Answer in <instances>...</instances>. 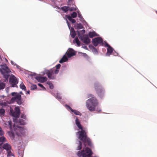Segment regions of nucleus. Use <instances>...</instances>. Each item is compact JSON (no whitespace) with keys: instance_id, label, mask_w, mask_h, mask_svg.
I'll list each match as a JSON object with an SVG mask.
<instances>
[{"instance_id":"obj_1","label":"nucleus","mask_w":157,"mask_h":157,"mask_svg":"<svg viewBox=\"0 0 157 157\" xmlns=\"http://www.w3.org/2000/svg\"><path fill=\"white\" fill-rule=\"evenodd\" d=\"M6 125H8L10 129V131L8 132V134L10 137L15 140V138L21 135H24L27 132V128L24 127H19L16 126L14 125L13 126V129L11 126V121H10L6 122L5 123Z\"/></svg>"},{"instance_id":"obj_2","label":"nucleus","mask_w":157,"mask_h":157,"mask_svg":"<svg viewBox=\"0 0 157 157\" xmlns=\"http://www.w3.org/2000/svg\"><path fill=\"white\" fill-rule=\"evenodd\" d=\"M88 98H90L86 101V106L87 109L90 111H97L100 112L101 109L98 106V100L94 95L91 94L87 95Z\"/></svg>"},{"instance_id":"obj_3","label":"nucleus","mask_w":157,"mask_h":157,"mask_svg":"<svg viewBox=\"0 0 157 157\" xmlns=\"http://www.w3.org/2000/svg\"><path fill=\"white\" fill-rule=\"evenodd\" d=\"M10 114L13 117V121L14 123V125L17 126V124H20L24 125L26 124L27 120L20 118L18 121H17V118L19 116L20 113V110L19 107H16L15 108L14 110L11 109L10 111Z\"/></svg>"},{"instance_id":"obj_4","label":"nucleus","mask_w":157,"mask_h":157,"mask_svg":"<svg viewBox=\"0 0 157 157\" xmlns=\"http://www.w3.org/2000/svg\"><path fill=\"white\" fill-rule=\"evenodd\" d=\"M76 52L73 49L69 48L68 49L65 54L63 55L62 57L59 61V63H62L67 62L68 59L76 55Z\"/></svg>"},{"instance_id":"obj_5","label":"nucleus","mask_w":157,"mask_h":157,"mask_svg":"<svg viewBox=\"0 0 157 157\" xmlns=\"http://www.w3.org/2000/svg\"><path fill=\"white\" fill-rule=\"evenodd\" d=\"M12 96H15V97L12 98L10 102H2L1 104V105L2 106H6L10 103L13 102L14 101H16L17 104L20 105L22 103V100L21 99V96L17 92H13L11 93Z\"/></svg>"},{"instance_id":"obj_6","label":"nucleus","mask_w":157,"mask_h":157,"mask_svg":"<svg viewBox=\"0 0 157 157\" xmlns=\"http://www.w3.org/2000/svg\"><path fill=\"white\" fill-rule=\"evenodd\" d=\"M92 152L90 149L86 147L81 151H78L77 155L79 157H91ZM93 157H98L97 156H94Z\"/></svg>"},{"instance_id":"obj_7","label":"nucleus","mask_w":157,"mask_h":157,"mask_svg":"<svg viewBox=\"0 0 157 157\" xmlns=\"http://www.w3.org/2000/svg\"><path fill=\"white\" fill-rule=\"evenodd\" d=\"M0 66L1 73L6 79H8L9 76V74L11 72L10 70L5 64H1Z\"/></svg>"},{"instance_id":"obj_8","label":"nucleus","mask_w":157,"mask_h":157,"mask_svg":"<svg viewBox=\"0 0 157 157\" xmlns=\"http://www.w3.org/2000/svg\"><path fill=\"white\" fill-rule=\"evenodd\" d=\"M94 86L96 93L98 96L101 98H102L105 95V90L104 89L100 88V84L98 82H95L94 84Z\"/></svg>"},{"instance_id":"obj_9","label":"nucleus","mask_w":157,"mask_h":157,"mask_svg":"<svg viewBox=\"0 0 157 157\" xmlns=\"http://www.w3.org/2000/svg\"><path fill=\"white\" fill-rule=\"evenodd\" d=\"M75 123L76 125L77 126L79 131L76 133V135L77 137L79 136V137H81V135L82 134H84L86 132L85 129L83 128L81 124L80 120L77 117H75Z\"/></svg>"},{"instance_id":"obj_10","label":"nucleus","mask_w":157,"mask_h":157,"mask_svg":"<svg viewBox=\"0 0 157 157\" xmlns=\"http://www.w3.org/2000/svg\"><path fill=\"white\" fill-rule=\"evenodd\" d=\"M78 139L82 140L85 144L86 143H87L88 145L90 146H92L93 144L90 140L89 138H88L86 135V132H85V134H83L81 135V137H79V136L77 137Z\"/></svg>"},{"instance_id":"obj_11","label":"nucleus","mask_w":157,"mask_h":157,"mask_svg":"<svg viewBox=\"0 0 157 157\" xmlns=\"http://www.w3.org/2000/svg\"><path fill=\"white\" fill-rule=\"evenodd\" d=\"M103 46L107 47V51L105 53V56H109L110 55L112 54L114 50L106 42H105L103 43Z\"/></svg>"},{"instance_id":"obj_12","label":"nucleus","mask_w":157,"mask_h":157,"mask_svg":"<svg viewBox=\"0 0 157 157\" xmlns=\"http://www.w3.org/2000/svg\"><path fill=\"white\" fill-rule=\"evenodd\" d=\"M78 36L79 38L86 44H88L90 42V40L88 35H84L82 36L78 32Z\"/></svg>"},{"instance_id":"obj_13","label":"nucleus","mask_w":157,"mask_h":157,"mask_svg":"<svg viewBox=\"0 0 157 157\" xmlns=\"http://www.w3.org/2000/svg\"><path fill=\"white\" fill-rule=\"evenodd\" d=\"M105 42L103 41L102 39L100 37L96 38L92 40L93 44L96 46L99 44H101L103 45V44Z\"/></svg>"},{"instance_id":"obj_14","label":"nucleus","mask_w":157,"mask_h":157,"mask_svg":"<svg viewBox=\"0 0 157 157\" xmlns=\"http://www.w3.org/2000/svg\"><path fill=\"white\" fill-rule=\"evenodd\" d=\"M65 107L68 110V111H69L72 114L73 113L76 115L80 116L82 115L81 113L79 111L75 109H73L69 105H65Z\"/></svg>"},{"instance_id":"obj_15","label":"nucleus","mask_w":157,"mask_h":157,"mask_svg":"<svg viewBox=\"0 0 157 157\" xmlns=\"http://www.w3.org/2000/svg\"><path fill=\"white\" fill-rule=\"evenodd\" d=\"M45 71L49 78L53 79L55 78L56 74L54 73V72L52 69L46 70Z\"/></svg>"},{"instance_id":"obj_16","label":"nucleus","mask_w":157,"mask_h":157,"mask_svg":"<svg viewBox=\"0 0 157 157\" xmlns=\"http://www.w3.org/2000/svg\"><path fill=\"white\" fill-rule=\"evenodd\" d=\"M10 82L12 85V87H14V85L18 83L17 78L13 75H11L10 78Z\"/></svg>"},{"instance_id":"obj_17","label":"nucleus","mask_w":157,"mask_h":157,"mask_svg":"<svg viewBox=\"0 0 157 157\" xmlns=\"http://www.w3.org/2000/svg\"><path fill=\"white\" fill-rule=\"evenodd\" d=\"M67 24L68 27L70 30V35L73 38H74L76 35V33L74 28L72 27H70V25L68 22V21L67 20Z\"/></svg>"},{"instance_id":"obj_18","label":"nucleus","mask_w":157,"mask_h":157,"mask_svg":"<svg viewBox=\"0 0 157 157\" xmlns=\"http://www.w3.org/2000/svg\"><path fill=\"white\" fill-rule=\"evenodd\" d=\"M3 148L6 149L8 153V155H12V153L11 152L10 150L11 147L10 145L6 143L4 144L3 146Z\"/></svg>"},{"instance_id":"obj_19","label":"nucleus","mask_w":157,"mask_h":157,"mask_svg":"<svg viewBox=\"0 0 157 157\" xmlns=\"http://www.w3.org/2000/svg\"><path fill=\"white\" fill-rule=\"evenodd\" d=\"M35 78L38 82L41 83L44 82L47 80V78L46 77H42L39 75L36 76Z\"/></svg>"},{"instance_id":"obj_20","label":"nucleus","mask_w":157,"mask_h":157,"mask_svg":"<svg viewBox=\"0 0 157 157\" xmlns=\"http://www.w3.org/2000/svg\"><path fill=\"white\" fill-rule=\"evenodd\" d=\"M61 9L63 10L65 12L68 11V10H69L70 11H72L76 10L75 8L72 7L70 8L69 7L67 6H64L62 7L61 8Z\"/></svg>"},{"instance_id":"obj_21","label":"nucleus","mask_w":157,"mask_h":157,"mask_svg":"<svg viewBox=\"0 0 157 157\" xmlns=\"http://www.w3.org/2000/svg\"><path fill=\"white\" fill-rule=\"evenodd\" d=\"M52 94L58 100H60L62 98V96L60 94L58 93L56 91H54Z\"/></svg>"},{"instance_id":"obj_22","label":"nucleus","mask_w":157,"mask_h":157,"mask_svg":"<svg viewBox=\"0 0 157 157\" xmlns=\"http://www.w3.org/2000/svg\"><path fill=\"white\" fill-rule=\"evenodd\" d=\"M88 35L90 37V38H92L94 37L98 36V34L94 31H92L89 32L88 33Z\"/></svg>"},{"instance_id":"obj_23","label":"nucleus","mask_w":157,"mask_h":157,"mask_svg":"<svg viewBox=\"0 0 157 157\" xmlns=\"http://www.w3.org/2000/svg\"><path fill=\"white\" fill-rule=\"evenodd\" d=\"M60 66L61 65L60 64H58L56 66V68L55 69L53 68L52 69L53 70L54 73L55 74H57L58 73Z\"/></svg>"},{"instance_id":"obj_24","label":"nucleus","mask_w":157,"mask_h":157,"mask_svg":"<svg viewBox=\"0 0 157 157\" xmlns=\"http://www.w3.org/2000/svg\"><path fill=\"white\" fill-rule=\"evenodd\" d=\"M74 43H75L77 44V45L78 46H79L80 45V42L78 38L77 37L75 38V39L73 40Z\"/></svg>"},{"instance_id":"obj_25","label":"nucleus","mask_w":157,"mask_h":157,"mask_svg":"<svg viewBox=\"0 0 157 157\" xmlns=\"http://www.w3.org/2000/svg\"><path fill=\"white\" fill-rule=\"evenodd\" d=\"M75 29H80L83 28L81 24H77L75 25Z\"/></svg>"},{"instance_id":"obj_26","label":"nucleus","mask_w":157,"mask_h":157,"mask_svg":"<svg viewBox=\"0 0 157 157\" xmlns=\"http://www.w3.org/2000/svg\"><path fill=\"white\" fill-rule=\"evenodd\" d=\"M66 16L67 18L72 23H75V19L72 18L69 15H66Z\"/></svg>"},{"instance_id":"obj_27","label":"nucleus","mask_w":157,"mask_h":157,"mask_svg":"<svg viewBox=\"0 0 157 157\" xmlns=\"http://www.w3.org/2000/svg\"><path fill=\"white\" fill-rule=\"evenodd\" d=\"M78 17L79 18L80 21H81L82 22H85V23H86V22H85L84 20L82 17L81 15V14L79 13V11H78Z\"/></svg>"},{"instance_id":"obj_28","label":"nucleus","mask_w":157,"mask_h":157,"mask_svg":"<svg viewBox=\"0 0 157 157\" xmlns=\"http://www.w3.org/2000/svg\"><path fill=\"white\" fill-rule=\"evenodd\" d=\"M6 139L5 137L3 136L2 137H0V145H1L2 144V143L6 141Z\"/></svg>"},{"instance_id":"obj_29","label":"nucleus","mask_w":157,"mask_h":157,"mask_svg":"<svg viewBox=\"0 0 157 157\" xmlns=\"http://www.w3.org/2000/svg\"><path fill=\"white\" fill-rule=\"evenodd\" d=\"M20 118L27 120L26 116L24 113L21 114Z\"/></svg>"},{"instance_id":"obj_30","label":"nucleus","mask_w":157,"mask_h":157,"mask_svg":"<svg viewBox=\"0 0 157 157\" xmlns=\"http://www.w3.org/2000/svg\"><path fill=\"white\" fill-rule=\"evenodd\" d=\"M46 83L49 86L50 89H52L54 88L53 84L50 82L48 81Z\"/></svg>"},{"instance_id":"obj_31","label":"nucleus","mask_w":157,"mask_h":157,"mask_svg":"<svg viewBox=\"0 0 157 157\" xmlns=\"http://www.w3.org/2000/svg\"><path fill=\"white\" fill-rule=\"evenodd\" d=\"M20 87L22 90H26V87L22 82H21L20 85Z\"/></svg>"},{"instance_id":"obj_32","label":"nucleus","mask_w":157,"mask_h":157,"mask_svg":"<svg viewBox=\"0 0 157 157\" xmlns=\"http://www.w3.org/2000/svg\"><path fill=\"white\" fill-rule=\"evenodd\" d=\"M11 63L14 66H16V67L17 69L21 70V67L18 65L16 63H15L13 61H11Z\"/></svg>"},{"instance_id":"obj_33","label":"nucleus","mask_w":157,"mask_h":157,"mask_svg":"<svg viewBox=\"0 0 157 157\" xmlns=\"http://www.w3.org/2000/svg\"><path fill=\"white\" fill-rule=\"evenodd\" d=\"M5 85L4 83L2 82L0 80V89H2L4 88Z\"/></svg>"},{"instance_id":"obj_34","label":"nucleus","mask_w":157,"mask_h":157,"mask_svg":"<svg viewBox=\"0 0 157 157\" xmlns=\"http://www.w3.org/2000/svg\"><path fill=\"white\" fill-rule=\"evenodd\" d=\"M5 110L4 109H0V116H3L4 114Z\"/></svg>"},{"instance_id":"obj_35","label":"nucleus","mask_w":157,"mask_h":157,"mask_svg":"<svg viewBox=\"0 0 157 157\" xmlns=\"http://www.w3.org/2000/svg\"><path fill=\"white\" fill-rule=\"evenodd\" d=\"M78 146L77 147V150H80L82 148L81 143V142L80 141H78Z\"/></svg>"},{"instance_id":"obj_36","label":"nucleus","mask_w":157,"mask_h":157,"mask_svg":"<svg viewBox=\"0 0 157 157\" xmlns=\"http://www.w3.org/2000/svg\"><path fill=\"white\" fill-rule=\"evenodd\" d=\"M78 32H79L81 35L82 36H83V34L85 33V30L83 29L80 31H77L78 33Z\"/></svg>"},{"instance_id":"obj_37","label":"nucleus","mask_w":157,"mask_h":157,"mask_svg":"<svg viewBox=\"0 0 157 157\" xmlns=\"http://www.w3.org/2000/svg\"><path fill=\"white\" fill-rule=\"evenodd\" d=\"M77 14L75 12H73L72 14H71V17L73 18L76 17L77 16Z\"/></svg>"},{"instance_id":"obj_38","label":"nucleus","mask_w":157,"mask_h":157,"mask_svg":"<svg viewBox=\"0 0 157 157\" xmlns=\"http://www.w3.org/2000/svg\"><path fill=\"white\" fill-rule=\"evenodd\" d=\"M37 88V86L36 85L33 84L31 87V89L32 90H34Z\"/></svg>"},{"instance_id":"obj_39","label":"nucleus","mask_w":157,"mask_h":157,"mask_svg":"<svg viewBox=\"0 0 157 157\" xmlns=\"http://www.w3.org/2000/svg\"><path fill=\"white\" fill-rule=\"evenodd\" d=\"M38 85L41 88V90H45V88L43 86L42 84L40 83H38Z\"/></svg>"},{"instance_id":"obj_40","label":"nucleus","mask_w":157,"mask_h":157,"mask_svg":"<svg viewBox=\"0 0 157 157\" xmlns=\"http://www.w3.org/2000/svg\"><path fill=\"white\" fill-rule=\"evenodd\" d=\"M79 54H82V56H84V57H87V55L85 53H82V52H78Z\"/></svg>"},{"instance_id":"obj_41","label":"nucleus","mask_w":157,"mask_h":157,"mask_svg":"<svg viewBox=\"0 0 157 157\" xmlns=\"http://www.w3.org/2000/svg\"><path fill=\"white\" fill-rule=\"evenodd\" d=\"M4 135V132L3 131L1 128L0 127V135L2 136Z\"/></svg>"},{"instance_id":"obj_42","label":"nucleus","mask_w":157,"mask_h":157,"mask_svg":"<svg viewBox=\"0 0 157 157\" xmlns=\"http://www.w3.org/2000/svg\"><path fill=\"white\" fill-rule=\"evenodd\" d=\"M112 55H113L114 56H118V53L116 52L114 50L113 52Z\"/></svg>"},{"instance_id":"obj_43","label":"nucleus","mask_w":157,"mask_h":157,"mask_svg":"<svg viewBox=\"0 0 157 157\" xmlns=\"http://www.w3.org/2000/svg\"><path fill=\"white\" fill-rule=\"evenodd\" d=\"M93 52L95 54H98V52L97 49L95 48H94L93 50Z\"/></svg>"},{"instance_id":"obj_44","label":"nucleus","mask_w":157,"mask_h":157,"mask_svg":"<svg viewBox=\"0 0 157 157\" xmlns=\"http://www.w3.org/2000/svg\"><path fill=\"white\" fill-rule=\"evenodd\" d=\"M82 47L84 49H85L86 50H88V48H87V47L85 45H82Z\"/></svg>"},{"instance_id":"obj_45","label":"nucleus","mask_w":157,"mask_h":157,"mask_svg":"<svg viewBox=\"0 0 157 157\" xmlns=\"http://www.w3.org/2000/svg\"><path fill=\"white\" fill-rule=\"evenodd\" d=\"M9 87H7L6 89V91L7 93H8L9 92Z\"/></svg>"},{"instance_id":"obj_46","label":"nucleus","mask_w":157,"mask_h":157,"mask_svg":"<svg viewBox=\"0 0 157 157\" xmlns=\"http://www.w3.org/2000/svg\"><path fill=\"white\" fill-rule=\"evenodd\" d=\"M29 92H30V91H29H29H27V93H26V94H29Z\"/></svg>"},{"instance_id":"obj_47","label":"nucleus","mask_w":157,"mask_h":157,"mask_svg":"<svg viewBox=\"0 0 157 157\" xmlns=\"http://www.w3.org/2000/svg\"><path fill=\"white\" fill-rule=\"evenodd\" d=\"M0 60H2V58L1 56L0 55Z\"/></svg>"},{"instance_id":"obj_48","label":"nucleus","mask_w":157,"mask_h":157,"mask_svg":"<svg viewBox=\"0 0 157 157\" xmlns=\"http://www.w3.org/2000/svg\"><path fill=\"white\" fill-rule=\"evenodd\" d=\"M5 60L6 62H7V60L6 59H5Z\"/></svg>"},{"instance_id":"obj_49","label":"nucleus","mask_w":157,"mask_h":157,"mask_svg":"<svg viewBox=\"0 0 157 157\" xmlns=\"http://www.w3.org/2000/svg\"><path fill=\"white\" fill-rule=\"evenodd\" d=\"M69 2H70L72 1V0H68Z\"/></svg>"},{"instance_id":"obj_50","label":"nucleus","mask_w":157,"mask_h":157,"mask_svg":"<svg viewBox=\"0 0 157 157\" xmlns=\"http://www.w3.org/2000/svg\"><path fill=\"white\" fill-rule=\"evenodd\" d=\"M20 93V94H21V93H22V92H21Z\"/></svg>"}]
</instances>
